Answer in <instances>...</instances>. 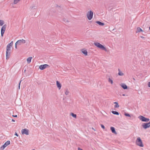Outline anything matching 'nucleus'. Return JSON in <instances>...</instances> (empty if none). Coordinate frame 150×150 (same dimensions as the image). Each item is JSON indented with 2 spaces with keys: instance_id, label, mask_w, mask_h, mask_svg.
<instances>
[{
  "instance_id": "f03ea898",
  "label": "nucleus",
  "mask_w": 150,
  "mask_h": 150,
  "mask_svg": "<svg viewBox=\"0 0 150 150\" xmlns=\"http://www.w3.org/2000/svg\"><path fill=\"white\" fill-rule=\"evenodd\" d=\"M94 45L97 47L99 48L102 50H104L105 51H107L106 48L101 44H100L98 42H96L94 43Z\"/></svg>"
},
{
  "instance_id": "4c0bfd02",
  "label": "nucleus",
  "mask_w": 150,
  "mask_h": 150,
  "mask_svg": "<svg viewBox=\"0 0 150 150\" xmlns=\"http://www.w3.org/2000/svg\"><path fill=\"white\" fill-rule=\"evenodd\" d=\"M35 150V149H33V150Z\"/></svg>"
},
{
  "instance_id": "c85d7f7f",
  "label": "nucleus",
  "mask_w": 150,
  "mask_h": 150,
  "mask_svg": "<svg viewBox=\"0 0 150 150\" xmlns=\"http://www.w3.org/2000/svg\"><path fill=\"white\" fill-rule=\"evenodd\" d=\"M148 87H150V82H149L148 83Z\"/></svg>"
},
{
  "instance_id": "72a5a7b5",
  "label": "nucleus",
  "mask_w": 150,
  "mask_h": 150,
  "mask_svg": "<svg viewBox=\"0 0 150 150\" xmlns=\"http://www.w3.org/2000/svg\"><path fill=\"white\" fill-rule=\"evenodd\" d=\"M17 45H16V43L15 44V48L16 49H17V46H16Z\"/></svg>"
},
{
  "instance_id": "4be33fe9",
  "label": "nucleus",
  "mask_w": 150,
  "mask_h": 150,
  "mask_svg": "<svg viewBox=\"0 0 150 150\" xmlns=\"http://www.w3.org/2000/svg\"><path fill=\"white\" fill-rule=\"evenodd\" d=\"M71 115L74 117L75 118H76V114H74L73 113H71Z\"/></svg>"
},
{
  "instance_id": "2f4dec72",
  "label": "nucleus",
  "mask_w": 150,
  "mask_h": 150,
  "mask_svg": "<svg viewBox=\"0 0 150 150\" xmlns=\"http://www.w3.org/2000/svg\"><path fill=\"white\" fill-rule=\"evenodd\" d=\"M12 116L14 117H17V115H13Z\"/></svg>"
},
{
  "instance_id": "c9c22d12",
  "label": "nucleus",
  "mask_w": 150,
  "mask_h": 150,
  "mask_svg": "<svg viewBox=\"0 0 150 150\" xmlns=\"http://www.w3.org/2000/svg\"><path fill=\"white\" fill-rule=\"evenodd\" d=\"M122 96H125V95L124 94H123L122 95Z\"/></svg>"
},
{
  "instance_id": "9d476101",
  "label": "nucleus",
  "mask_w": 150,
  "mask_h": 150,
  "mask_svg": "<svg viewBox=\"0 0 150 150\" xmlns=\"http://www.w3.org/2000/svg\"><path fill=\"white\" fill-rule=\"evenodd\" d=\"M142 126L145 129L149 127H150V122L147 123H144L143 124Z\"/></svg>"
},
{
  "instance_id": "cd10ccee",
  "label": "nucleus",
  "mask_w": 150,
  "mask_h": 150,
  "mask_svg": "<svg viewBox=\"0 0 150 150\" xmlns=\"http://www.w3.org/2000/svg\"><path fill=\"white\" fill-rule=\"evenodd\" d=\"M101 126L102 128H103L104 129H105V127L103 125H101Z\"/></svg>"
},
{
  "instance_id": "39448f33",
  "label": "nucleus",
  "mask_w": 150,
  "mask_h": 150,
  "mask_svg": "<svg viewBox=\"0 0 150 150\" xmlns=\"http://www.w3.org/2000/svg\"><path fill=\"white\" fill-rule=\"evenodd\" d=\"M93 13L92 11H89L87 15L88 19L89 20H91L93 18Z\"/></svg>"
},
{
  "instance_id": "e433bc0d",
  "label": "nucleus",
  "mask_w": 150,
  "mask_h": 150,
  "mask_svg": "<svg viewBox=\"0 0 150 150\" xmlns=\"http://www.w3.org/2000/svg\"><path fill=\"white\" fill-rule=\"evenodd\" d=\"M149 30H150V27H149Z\"/></svg>"
},
{
  "instance_id": "a878e982",
  "label": "nucleus",
  "mask_w": 150,
  "mask_h": 150,
  "mask_svg": "<svg viewBox=\"0 0 150 150\" xmlns=\"http://www.w3.org/2000/svg\"><path fill=\"white\" fill-rule=\"evenodd\" d=\"M69 91L67 89L66 90V91L65 92V94L66 95H67L69 94Z\"/></svg>"
},
{
  "instance_id": "6e6552de",
  "label": "nucleus",
  "mask_w": 150,
  "mask_h": 150,
  "mask_svg": "<svg viewBox=\"0 0 150 150\" xmlns=\"http://www.w3.org/2000/svg\"><path fill=\"white\" fill-rule=\"evenodd\" d=\"M6 25H3L1 28V36L2 37L3 36V35L4 33V32L5 31L6 29Z\"/></svg>"
},
{
  "instance_id": "7ed1b4c3",
  "label": "nucleus",
  "mask_w": 150,
  "mask_h": 150,
  "mask_svg": "<svg viewBox=\"0 0 150 150\" xmlns=\"http://www.w3.org/2000/svg\"><path fill=\"white\" fill-rule=\"evenodd\" d=\"M136 144L137 145L140 147H142L144 146L142 141L140 137L137 138L136 141Z\"/></svg>"
},
{
  "instance_id": "f8f14e48",
  "label": "nucleus",
  "mask_w": 150,
  "mask_h": 150,
  "mask_svg": "<svg viewBox=\"0 0 150 150\" xmlns=\"http://www.w3.org/2000/svg\"><path fill=\"white\" fill-rule=\"evenodd\" d=\"M120 86L124 89H126L128 88L127 86L124 83H121L120 84Z\"/></svg>"
},
{
  "instance_id": "f704fd0d",
  "label": "nucleus",
  "mask_w": 150,
  "mask_h": 150,
  "mask_svg": "<svg viewBox=\"0 0 150 150\" xmlns=\"http://www.w3.org/2000/svg\"><path fill=\"white\" fill-rule=\"evenodd\" d=\"M12 121L13 122H15V120L13 119H12Z\"/></svg>"
},
{
  "instance_id": "20e7f679",
  "label": "nucleus",
  "mask_w": 150,
  "mask_h": 150,
  "mask_svg": "<svg viewBox=\"0 0 150 150\" xmlns=\"http://www.w3.org/2000/svg\"><path fill=\"white\" fill-rule=\"evenodd\" d=\"M138 118L140 120L143 122H147L149 120V118H146L141 115L139 116Z\"/></svg>"
},
{
  "instance_id": "393cba45",
  "label": "nucleus",
  "mask_w": 150,
  "mask_h": 150,
  "mask_svg": "<svg viewBox=\"0 0 150 150\" xmlns=\"http://www.w3.org/2000/svg\"><path fill=\"white\" fill-rule=\"evenodd\" d=\"M118 70H119V73H118V74L120 76H122V75H123V74L121 71H120L119 69H118Z\"/></svg>"
},
{
  "instance_id": "1a4fd4ad",
  "label": "nucleus",
  "mask_w": 150,
  "mask_h": 150,
  "mask_svg": "<svg viewBox=\"0 0 150 150\" xmlns=\"http://www.w3.org/2000/svg\"><path fill=\"white\" fill-rule=\"evenodd\" d=\"M25 40L23 39L19 40H18L16 42V45H20L22 44H24L25 43Z\"/></svg>"
},
{
  "instance_id": "ddd939ff",
  "label": "nucleus",
  "mask_w": 150,
  "mask_h": 150,
  "mask_svg": "<svg viewBox=\"0 0 150 150\" xmlns=\"http://www.w3.org/2000/svg\"><path fill=\"white\" fill-rule=\"evenodd\" d=\"M81 51L85 56L87 55L88 52L86 50L83 49L81 50Z\"/></svg>"
},
{
  "instance_id": "9b49d317",
  "label": "nucleus",
  "mask_w": 150,
  "mask_h": 150,
  "mask_svg": "<svg viewBox=\"0 0 150 150\" xmlns=\"http://www.w3.org/2000/svg\"><path fill=\"white\" fill-rule=\"evenodd\" d=\"M48 66V65L47 64L42 65L39 66V68L40 69L42 70L45 69Z\"/></svg>"
},
{
  "instance_id": "423d86ee",
  "label": "nucleus",
  "mask_w": 150,
  "mask_h": 150,
  "mask_svg": "<svg viewBox=\"0 0 150 150\" xmlns=\"http://www.w3.org/2000/svg\"><path fill=\"white\" fill-rule=\"evenodd\" d=\"M10 144V142L9 141H7L1 147L0 150H3L5 147Z\"/></svg>"
},
{
  "instance_id": "473e14b6",
  "label": "nucleus",
  "mask_w": 150,
  "mask_h": 150,
  "mask_svg": "<svg viewBox=\"0 0 150 150\" xmlns=\"http://www.w3.org/2000/svg\"><path fill=\"white\" fill-rule=\"evenodd\" d=\"M15 135H16V136L17 137L18 136L17 134L16 133H15Z\"/></svg>"
},
{
  "instance_id": "6ab92c4d",
  "label": "nucleus",
  "mask_w": 150,
  "mask_h": 150,
  "mask_svg": "<svg viewBox=\"0 0 150 150\" xmlns=\"http://www.w3.org/2000/svg\"><path fill=\"white\" fill-rule=\"evenodd\" d=\"M96 23L98 24L99 25L103 26L104 25V23H102L100 22L99 21H97L96 22Z\"/></svg>"
},
{
  "instance_id": "b1692460",
  "label": "nucleus",
  "mask_w": 150,
  "mask_h": 150,
  "mask_svg": "<svg viewBox=\"0 0 150 150\" xmlns=\"http://www.w3.org/2000/svg\"><path fill=\"white\" fill-rule=\"evenodd\" d=\"M4 21L1 20H0V25L2 26L4 24Z\"/></svg>"
},
{
  "instance_id": "f257e3e1",
  "label": "nucleus",
  "mask_w": 150,
  "mask_h": 150,
  "mask_svg": "<svg viewBox=\"0 0 150 150\" xmlns=\"http://www.w3.org/2000/svg\"><path fill=\"white\" fill-rule=\"evenodd\" d=\"M13 45V42L11 41L10 43L8 44L7 46L6 53V59H8L9 58V56L10 54V48Z\"/></svg>"
},
{
  "instance_id": "0eeeda50",
  "label": "nucleus",
  "mask_w": 150,
  "mask_h": 150,
  "mask_svg": "<svg viewBox=\"0 0 150 150\" xmlns=\"http://www.w3.org/2000/svg\"><path fill=\"white\" fill-rule=\"evenodd\" d=\"M21 132L22 134H25L26 135H28L29 134V130L27 129H22Z\"/></svg>"
},
{
  "instance_id": "bb28decb",
  "label": "nucleus",
  "mask_w": 150,
  "mask_h": 150,
  "mask_svg": "<svg viewBox=\"0 0 150 150\" xmlns=\"http://www.w3.org/2000/svg\"><path fill=\"white\" fill-rule=\"evenodd\" d=\"M125 115L126 116L130 117V115L128 113H125Z\"/></svg>"
},
{
  "instance_id": "5701e85b",
  "label": "nucleus",
  "mask_w": 150,
  "mask_h": 150,
  "mask_svg": "<svg viewBox=\"0 0 150 150\" xmlns=\"http://www.w3.org/2000/svg\"><path fill=\"white\" fill-rule=\"evenodd\" d=\"M112 113L114 114L117 115H119V113L117 112L112 111Z\"/></svg>"
},
{
  "instance_id": "a211bd4d",
  "label": "nucleus",
  "mask_w": 150,
  "mask_h": 150,
  "mask_svg": "<svg viewBox=\"0 0 150 150\" xmlns=\"http://www.w3.org/2000/svg\"><path fill=\"white\" fill-rule=\"evenodd\" d=\"M108 81L109 83H110L111 84H112L113 83V80L112 79L110 78H109L108 79Z\"/></svg>"
},
{
  "instance_id": "c756f323",
  "label": "nucleus",
  "mask_w": 150,
  "mask_h": 150,
  "mask_svg": "<svg viewBox=\"0 0 150 150\" xmlns=\"http://www.w3.org/2000/svg\"><path fill=\"white\" fill-rule=\"evenodd\" d=\"M21 81H20V82L19 83V89H20V83H21Z\"/></svg>"
},
{
  "instance_id": "f3484780",
  "label": "nucleus",
  "mask_w": 150,
  "mask_h": 150,
  "mask_svg": "<svg viewBox=\"0 0 150 150\" xmlns=\"http://www.w3.org/2000/svg\"><path fill=\"white\" fill-rule=\"evenodd\" d=\"M21 0H13V3L14 4H16L19 3Z\"/></svg>"
},
{
  "instance_id": "7c9ffc66",
  "label": "nucleus",
  "mask_w": 150,
  "mask_h": 150,
  "mask_svg": "<svg viewBox=\"0 0 150 150\" xmlns=\"http://www.w3.org/2000/svg\"><path fill=\"white\" fill-rule=\"evenodd\" d=\"M78 150H83L82 149H81L80 148H78Z\"/></svg>"
},
{
  "instance_id": "dca6fc26",
  "label": "nucleus",
  "mask_w": 150,
  "mask_h": 150,
  "mask_svg": "<svg viewBox=\"0 0 150 150\" xmlns=\"http://www.w3.org/2000/svg\"><path fill=\"white\" fill-rule=\"evenodd\" d=\"M32 59V57H29L27 58V60L28 63L29 64L31 62Z\"/></svg>"
},
{
  "instance_id": "aec40b11",
  "label": "nucleus",
  "mask_w": 150,
  "mask_h": 150,
  "mask_svg": "<svg viewBox=\"0 0 150 150\" xmlns=\"http://www.w3.org/2000/svg\"><path fill=\"white\" fill-rule=\"evenodd\" d=\"M114 103L115 104L114 106L115 108H117L119 107V106L117 102H115Z\"/></svg>"
},
{
  "instance_id": "2eb2a0df",
  "label": "nucleus",
  "mask_w": 150,
  "mask_h": 150,
  "mask_svg": "<svg viewBox=\"0 0 150 150\" xmlns=\"http://www.w3.org/2000/svg\"><path fill=\"white\" fill-rule=\"evenodd\" d=\"M110 130L112 131V133H114L115 134H117L116 132L115 131V128L113 127H111Z\"/></svg>"
},
{
  "instance_id": "412c9836",
  "label": "nucleus",
  "mask_w": 150,
  "mask_h": 150,
  "mask_svg": "<svg viewBox=\"0 0 150 150\" xmlns=\"http://www.w3.org/2000/svg\"><path fill=\"white\" fill-rule=\"evenodd\" d=\"M137 32H143V31L141 28H137Z\"/></svg>"
},
{
  "instance_id": "4468645a",
  "label": "nucleus",
  "mask_w": 150,
  "mask_h": 150,
  "mask_svg": "<svg viewBox=\"0 0 150 150\" xmlns=\"http://www.w3.org/2000/svg\"><path fill=\"white\" fill-rule=\"evenodd\" d=\"M56 84L57 87L59 89H61L62 86L60 82L58 81H57Z\"/></svg>"
}]
</instances>
